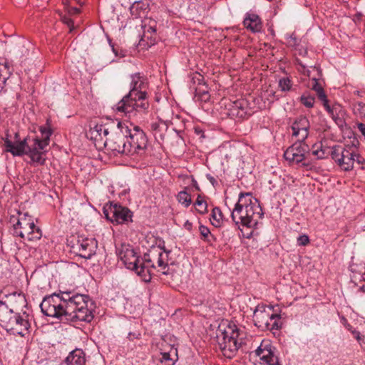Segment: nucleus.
Returning a JSON list of instances; mask_svg holds the SVG:
<instances>
[{
    "mask_svg": "<svg viewBox=\"0 0 365 365\" xmlns=\"http://www.w3.org/2000/svg\"><path fill=\"white\" fill-rule=\"evenodd\" d=\"M146 88L145 78L140 73L132 74L129 93L115 105L114 109L117 112L129 115L147 113L150 105Z\"/></svg>",
    "mask_w": 365,
    "mask_h": 365,
    "instance_id": "nucleus-1",
    "label": "nucleus"
},
{
    "mask_svg": "<svg viewBox=\"0 0 365 365\" xmlns=\"http://www.w3.org/2000/svg\"><path fill=\"white\" fill-rule=\"evenodd\" d=\"M264 213L258 200L250 192H240L231 212V218L238 227L255 228Z\"/></svg>",
    "mask_w": 365,
    "mask_h": 365,
    "instance_id": "nucleus-2",
    "label": "nucleus"
},
{
    "mask_svg": "<svg viewBox=\"0 0 365 365\" xmlns=\"http://www.w3.org/2000/svg\"><path fill=\"white\" fill-rule=\"evenodd\" d=\"M312 153L317 159H324L330 155L334 162L344 171L351 170L356 163L362 165L365 161L361 155L356 153L355 148L352 146L334 145L328 148L323 147L322 144L314 145Z\"/></svg>",
    "mask_w": 365,
    "mask_h": 365,
    "instance_id": "nucleus-3",
    "label": "nucleus"
},
{
    "mask_svg": "<svg viewBox=\"0 0 365 365\" xmlns=\"http://www.w3.org/2000/svg\"><path fill=\"white\" fill-rule=\"evenodd\" d=\"M239 329L235 324H220L216 331V339L222 354L232 359L241 343L238 341Z\"/></svg>",
    "mask_w": 365,
    "mask_h": 365,
    "instance_id": "nucleus-4",
    "label": "nucleus"
},
{
    "mask_svg": "<svg viewBox=\"0 0 365 365\" xmlns=\"http://www.w3.org/2000/svg\"><path fill=\"white\" fill-rule=\"evenodd\" d=\"M59 298L67 304H73L72 312L78 317L79 322H90L93 319L95 307L88 295L73 294L71 292H61Z\"/></svg>",
    "mask_w": 365,
    "mask_h": 365,
    "instance_id": "nucleus-5",
    "label": "nucleus"
},
{
    "mask_svg": "<svg viewBox=\"0 0 365 365\" xmlns=\"http://www.w3.org/2000/svg\"><path fill=\"white\" fill-rule=\"evenodd\" d=\"M4 297H0V324L6 331L14 334L24 335L30 327L29 320L21 316L19 313L14 312L13 309H9L3 302Z\"/></svg>",
    "mask_w": 365,
    "mask_h": 365,
    "instance_id": "nucleus-6",
    "label": "nucleus"
},
{
    "mask_svg": "<svg viewBox=\"0 0 365 365\" xmlns=\"http://www.w3.org/2000/svg\"><path fill=\"white\" fill-rule=\"evenodd\" d=\"M130 127L127 123L118 122L115 126H112L108 138L105 140L104 147L116 155H125L128 135Z\"/></svg>",
    "mask_w": 365,
    "mask_h": 365,
    "instance_id": "nucleus-7",
    "label": "nucleus"
},
{
    "mask_svg": "<svg viewBox=\"0 0 365 365\" xmlns=\"http://www.w3.org/2000/svg\"><path fill=\"white\" fill-rule=\"evenodd\" d=\"M255 325L262 330H277L281 327L280 316L274 314L272 307L258 304L253 314Z\"/></svg>",
    "mask_w": 365,
    "mask_h": 365,
    "instance_id": "nucleus-8",
    "label": "nucleus"
},
{
    "mask_svg": "<svg viewBox=\"0 0 365 365\" xmlns=\"http://www.w3.org/2000/svg\"><path fill=\"white\" fill-rule=\"evenodd\" d=\"M129 127L125 155L130 157L142 156L148 147L147 136L138 126L130 124Z\"/></svg>",
    "mask_w": 365,
    "mask_h": 365,
    "instance_id": "nucleus-9",
    "label": "nucleus"
},
{
    "mask_svg": "<svg viewBox=\"0 0 365 365\" xmlns=\"http://www.w3.org/2000/svg\"><path fill=\"white\" fill-rule=\"evenodd\" d=\"M118 256L128 269L135 271L145 282L150 280V277L145 274V267L143 263H140V259L133 248L128 245H122L118 250Z\"/></svg>",
    "mask_w": 365,
    "mask_h": 365,
    "instance_id": "nucleus-10",
    "label": "nucleus"
},
{
    "mask_svg": "<svg viewBox=\"0 0 365 365\" xmlns=\"http://www.w3.org/2000/svg\"><path fill=\"white\" fill-rule=\"evenodd\" d=\"M13 235L21 238H27L29 241H36L41 238L42 233L39 227H36L31 220V217L24 215L19 218L13 226Z\"/></svg>",
    "mask_w": 365,
    "mask_h": 365,
    "instance_id": "nucleus-11",
    "label": "nucleus"
},
{
    "mask_svg": "<svg viewBox=\"0 0 365 365\" xmlns=\"http://www.w3.org/2000/svg\"><path fill=\"white\" fill-rule=\"evenodd\" d=\"M103 214L113 224H124L132 221V212L128 207L117 203L104 206Z\"/></svg>",
    "mask_w": 365,
    "mask_h": 365,
    "instance_id": "nucleus-12",
    "label": "nucleus"
},
{
    "mask_svg": "<svg viewBox=\"0 0 365 365\" xmlns=\"http://www.w3.org/2000/svg\"><path fill=\"white\" fill-rule=\"evenodd\" d=\"M309 150V146L304 140H297L285 150L284 158L289 163L298 164L303 162Z\"/></svg>",
    "mask_w": 365,
    "mask_h": 365,
    "instance_id": "nucleus-13",
    "label": "nucleus"
},
{
    "mask_svg": "<svg viewBox=\"0 0 365 365\" xmlns=\"http://www.w3.org/2000/svg\"><path fill=\"white\" fill-rule=\"evenodd\" d=\"M274 349L269 340L263 339L255 349V354L259 357L262 363L268 365H279L278 358L274 354Z\"/></svg>",
    "mask_w": 365,
    "mask_h": 365,
    "instance_id": "nucleus-14",
    "label": "nucleus"
},
{
    "mask_svg": "<svg viewBox=\"0 0 365 365\" xmlns=\"http://www.w3.org/2000/svg\"><path fill=\"white\" fill-rule=\"evenodd\" d=\"M97 241L93 238H82L72 246L73 251L81 257L90 259L96 251Z\"/></svg>",
    "mask_w": 365,
    "mask_h": 365,
    "instance_id": "nucleus-15",
    "label": "nucleus"
},
{
    "mask_svg": "<svg viewBox=\"0 0 365 365\" xmlns=\"http://www.w3.org/2000/svg\"><path fill=\"white\" fill-rule=\"evenodd\" d=\"M56 307L54 312H59V317H56L63 322H78V317L72 312L73 304H67L59 298V294H56Z\"/></svg>",
    "mask_w": 365,
    "mask_h": 365,
    "instance_id": "nucleus-16",
    "label": "nucleus"
},
{
    "mask_svg": "<svg viewBox=\"0 0 365 365\" xmlns=\"http://www.w3.org/2000/svg\"><path fill=\"white\" fill-rule=\"evenodd\" d=\"M3 297V302L9 307L17 310L19 309L26 307L27 302L24 294L21 292H14L12 293L6 294L4 291L0 292V297Z\"/></svg>",
    "mask_w": 365,
    "mask_h": 365,
    "instance_id": "nucleus-17",
    "label": "nucleus"
},
{
    "mask_svg": "<svg viewBox=\"0 0 365 365\" xmlns=\"http://www.w3.org/2000/svg\"><path fill=\"white\" fill-rule=\"evenodd\" d=\"M111 127H106V125L97 124L91 128L89 135L91 140H93L96 148L104 147L105 140L108 138Z\"/></svg>",
    "mask_w": 365,
    "mask_h": 365,
    "instance_id": "nucleus-18",
    "label": "nucleus"
},
{
    "mask_svg": "<svg viewBox=\"0 0 365 365\" xmlns=\"http://www.w3.org/2000/svg\"><path fill=\"white\" fill-rule=\"evenodd\" d=\"M310 124L309 120L304 116H300L293 123L292 129L293 135L297 137V140H305L309 135Z\"/></svg>",
    "mask_w": 365,
    "mask_h": 365,
    "instance_id": "nucleus-19",
    "label": "nucleus"
},
{
    "mask_svg": "<svg viewBox=\"0 0 365 365\" xmlns=\"http://www.w3.org/2000/svg\"><path fill=\"white\" fill-rule=\"evenodd\" d=\"M27 138L21 140H14L12 142L8 138L4 139L6 150L11 153L14 156H21L26 155L28 147Z\"/></svg>",
    "mask_w": 365,
    "mask_h": 365,
    "instance_id": "nucleus-20",
    "label": "nucleus"
},
{
    "mask_svg": "<svg viewBox=\"0 0 365 365\" xmlns=\"http://www.w3.org/2000/svg\"><path fill=\"white\" fill-rule=\"evenodd\" d=\"M55 298H56V293L43 298L40 304V308L44 315L54 318L59 317V312H54V307L56 306Z\"/></svg>",
    "mask_w": 365,
    "mask_h": 365,
    "instance_id": "nucleus-21",
    "label": "nucleus"
},
{
    "mask_svg": "<svg viewBox=\"0 0 365 365\" xmlns=\"http://www.w3.org/2000/svg\"><path fill=\"white\" fill-rule=\"evenodd\" d=\"M245 27L253 33L259 32L262 28L260 18L255 14H247L243 21Z\"/></svg>",
    "mask_w": 365,
    "mask_h": 365,
    "instance_id": "nucleus-22",
    "label": "nucleus"
},
{
    "mask_svg": "<svg viewBox=\"0 0 365 365\" xmlns=\"http://www.w3.org/2000/svg\"><path fill=\"white\" fill-rule=\"evenodd\" d=\"M321 101L323 103L324 107L330 115L331 118L334 120V122L336 124L341 123L342 119L340 118V115L343 114L344 110L341 105L336 103L332 106H329L327 97L324 99H322Z\"/></svg>",
    "mask_w": 365,
    "mask_h": 365,
    "instance_id": "nucleus-23",
    "label": "nucleus"
},
{
    "mask_svg": "<svg viewBox=\"0 0 365 365\" xmlns=\"http://www.w3.org/2000/svg\"><path fill=\"white\" fill-rule=\"evenodd\" d=\"M65 362L67 365H85V353L81 349H76L70 352L66 358Z\"/></svg>",
    "mask_w": 365,
    "mask_h": 365,
    "instance_id": "nucleus-24",
    "label": "nucleus"
},
{
    "mask_svg": "<svg viewBox=\"0 0 365 365\" xmlns=\"http://www.w3.org/2000/svg\"><path fill=\"white\" fill-rule=\"evenodd\" d=\"M148 11V4L142 1H135L130 8V14L135 19L145 17Z\"/></svg>",
    "mask_w": 365,
    "mask_h": 365,
    "instance_id": "nucleus-25",
    "label": "nucleus"
},
{
    "mask_svg": "<svg viewBox=\"0 0 365 365\" xmlns=\"http://www.w3.org/2000/svg\"><path fill=\"white\" fill-rule=\"evenodd\" d=\"M153 260L154 264L162 270L163 274H167V271L165 269L168 267V264L165 262V258L168 257V255L164 253L160 249H154V253L152 255Z\"/></svg>",
    "mask_w": 365,
    "mask_h": 365,
    "instance_id": "nucleus-26",
    "label": "nucleus"
},
{
    "mask_svg": "<svg viewBox=\"0 0 365 365\" xmlns=\"http://www.w3.org/2000/svg\"><path fill=\"white\" fill-rule=\"evenodd\" d=\"M26 155H29L31 161L34 163L43 165L45 162V159L43 158V151L38 150L34 143L31 147L28 145Z\"/></svg>",
    "mask_w": 365,
    "mask_h": 365,
    "instance_id": "nucleus-27",
    "label": "nucleus"
},
{
    "mask_svg": "<svg viewBox=\"0 0 365 365\" xmlns=\"http://www.w3.org/2000/svg\"><path fill=\"white\" fill-rule=\"evenodd\" d=\"M247 102L245 100H238L233 102L230 108V112L232 115L239 118H244L247 115Z\"/></svg>",
    "mask_w": 365,
    "mask_h": 365,
    "instance_id": "nucleus-28",
    "label": "nucleus"
},
{
    "mask_svg": "<svg viewBox=\"0 0 365 365\" xmlns=\"http://www.w3.org/2000/svg\"><path fill=\"white\" fill-rule=\"evenodd\" d=\"M11 72L7 63L0 66V93L4 91L7 79L9 78Z\"/></svg>",
    "mask_w": 365,
    "mask_h": 365,
    "instance_id": "nucleus-29",
    "label": "nucleus"
},
{
    "mask_svg": "<svg viewBox=\"0 0 365 365\" xmlns=\"http://www.w3.org/2000/svg\"><path fill=\"white\" fill-rule=\"evenodd\" d=\"M222 217L223 215L221 210L217 207H214L212 210L210 217L212 225L215 227H220L222 222Z\"/></svg>",
    "mask_w": 365,
    "mask_h": 365,
    "instance_id": "nucleus-30",
    "label": "nucleus"
},
{
    "mask_svg": "<svg viewBox=\"0 0 365 365\" xmlns=\"http://www.w3.org/2000/svg\"><path fill=\"white\" fill-rule=\"evenodd\" d=\"M309 87L316 92L319 100L324 99L326 98L327 96L324 91V89L319 84L317 78H313L310 81V82L309 83Z\"/></svg>",
    "mask_w": 365,
    "mask_h": 365,
    "instance_id": "nucleus-31",
    "label": "nucleus"
},
{
    "mask_svg": "<svg viewBox=\"0 0 365 365\" xmlns=\"http://www.w3.org/2000/svg\"><path fill=\"white\" fill-rule=\"evenodd\" d=\"M154 253V249L150 250L148 253L144 255L143 259L142 262L140 261V263H143V265L145 267V274L148 276L149 274V267L155 268L156 266L153 263L152 255Z\"/></svg>",
    "mask_w": 365,
    "mask_h": 365,
    "instance_id": "nucleus-32",
    "label": "nucleus"
},
{
    "mask_svg": "<svg viewBox=\"0 0 365 365\" xmlns=\"http://www.w3.org/2000/svg\"><path fill=\"white\" fill-rule=\"evenodd\" d=\"M199 231L203 240L210 243L216 240L215 237L211 234L210 229L207 227L201 225L199 227Z\"/></svg>",
    "mask_w": 365,
    "mask_h": 365,
    "instance_id": "nucleus-33",
    "label": "nucleus"
},
{
    "mask_svg": "<svg viewBox=\"0 0 365 365\" xmlns=\"http://www.w3.org/2000/svg\"><path fill=\"white\" fill-rule=\"evenodd\" d=\"M278 86L282 91L287 92L291 91L292 82L289 77H283L279 80Z\"/></svg>",
    "mask_w": 365,
    "mask_h": 365,
    "instance_id": "nucleus-34",
    "label": "nucleus"
},
{
    "mask_svg": "<svg viewBox=\"0 0 365 365\" xmlns=\"http://www.w3.org/2000/svg\"><path fill=\"white\" fill-rule=\"evenodd\" d=\"M178 202L187 207L192 202L190 195L185 191H181L178 195Z\"/></svg>",
    "mask_w": 365,
    "mask_h": 365,
    "instance_id": "nucleus-35",
    "label": "nucleus"
},
{
    "mask_svg": "<svg viewBox=\"0 0 365 365\" xmlns=\"http://www.w3.org/2000/svg\"><path fill=\"white\" fill-rule=\"evenodd\" d=\"M195 205L197 206L196 210L200 214L203 215L207 212V204L200 196L197 197Z\"/></svg>",
    "mask_w": 365,
    "mask_h": 365,
    "instance_id": "nucleus-36",
    "label": "nucleus"
},
{
    "mask_svg": "<svg viewBox=\"0 0 365 365\" xmlns=\"http://www.w3.org/2000/svg\"><path fill=\"white\" fill-rule=\"evenodd\" d=\"M300 101L307 108H312L314 103V98L308 94H303L300 98Z\"/></svg>",
    "mask_w": 365,
    "mask_h": 365,
    "instance_id": "nucleus-37",
    "label": "nucleus"
},
{
    "mask_svg": "<svg viewBox=\"0 0 365 365\" xmlns=\"http://www.w3.org/2000/svg\"><path fill=\"white\" fill-rule=\"evenodd\" d=\"M50 142V140H47V138H43L39 139L38 138H36L34 139V143L36 146L38 147V150L41 151L45 152V148L48 145Z\"/></svg>",
    "mask_w": 365,
    "mask_h": 365,
    "instance_id": "nucleus-38",
    "label": "nucleus"
},
{
    "mask_svg": "<svg viewBox=\"0 0 365 365\" xmlns=\"http://www.w3.org/2000/svg\"><path fill=\"white\" fill-rule=\"evenodd\" d=\"M62 3L64 5V9L66 11L70 14H76L79 13V9L76 7L70 6L71 0H62Z\"/></svg>",
    "mask_w": 365,
    "mask_h": 365,
    "instance_id": "nucleus-39",
    "label": "nucleus"
},
{
    "mask_svg": "<svg viewBox=\"0 0 365 365\" xmlns=\"http://www.w3.org/2000/svg\"><path fill=\"white\" fill-rule=\"evenodd\" d=\"M196 96L202 102H208L210 98V95L207 91L196 90Z\"/></svg>",
    "mask_w": 365,
    "mask_h": 365,
    "instance_id": "nucleus-40",
    "label": "nucleus"
},
{
    "mask_svg": "<svg viewBox=\"0 0 365 365\" xmlns=\"http://www.w3.org/2000/svg\"><path fill=\"white\" fill-rule=\"evenodd\" d=\"M61 19L62 22L64 24L67 25L69 28V33H71L75 29L73 21L69 16H67L66 15H63L61 16Z\"/></svg>",
    "mask_w": 365,
    "mask_h": 365,
    "instance_id": "nucleus-41",
    "label": "nucleus"
},
{
    "mask_svg": "<svg viewBox=\"0 0 365 365\" xmlns=\"http://www.w3.org/2000/svg\"><path fill=\"white\" fill-rule=\"evenodd\" d=\"M39 130L43 138H47V140H50V137L52 135L53 131L49 128V126H41L40 127Z\"/></svg>",
    "mask_w": 365,
    "mask_h": 365,
    "instance_id": "nucleus-42",
    "label": "nucleus"
},
{
    "mask_svg": "<svg viewBox=\"0 0 365 365\" xmlns=\"http://www.w3.org/2000/svg\"><path fill=\"white\" fill-rule=\"evenodd\" d=\"M144 29V33H155L156 31L155 29V22L150 20L149 25H147L145 22L142 26Z\"/></svg>",
    "mask_w": 365,
    "mask_h": 365,
    "instance_id": "nucleus-43",
    "label": "nucleus"
},
{
    "mask_svg": "<svg viewBox=\"0 0 365 365\" xmlns=\"http://www.w3.org/2000/svg\"><path fill=\"white\" fill-rule=\"evenodd\" d=\"M309 242V237L306 235H300L297 238V243L299 245L305 246Z\"/></svg>",
    "mask_w": 365,
    "mask_h": 365,
    "instance_id": "nucleus-44",
    "label": "nucleus"
},
{
    "mask_svg": "<svg viewBox=\"0 0 365 365\" xmlns=\"http://www.w3.org/2000/svg\"><path fill=\"white\" fill-rule=\"evenodd\" d=\"M140 336V334L139 332H129L128 335V338L130 341H133L135 339H139Z\"/></svg>",
    "mask_w": 365,
    "mask_h": 365,
    "instance_id": "nucleus-45",
    "label": "nucleus"
},
{
    "mask_svg": "<svg viewBox=\"0 0 365 365\" xmlns=\"http://www.w3.org/2000/svg\"><path fill=\"white\" fill-rule=\"evenodd\" d=\"M357 109L361 113L363 114L364 115H365V103H359L357 104Z\"/></svg>",
    "mask_w": 365,
    "mask_h": 365,
    "instance_id": "nucleus-46",
    "label": "nucleus"
},
{
    "mask_svg": "<svg viewBox=\"0 0 365 365\" xmlns=\"http://www.w3.org/2000/svg\"><path fill=\"white\" fill-rule=\"evenodd\" d=\"M206 177L213 186H215L217 184V181L216 180V179L211 175L207 174Z\"/></svg>",
    "mask_w": 365,
    "mask_h": 365,
    "instance_id": "nucleus-47",
    "label": "nucleus"
},
{
    "mask_svg": "<svg viewBox=\"0 0 365 365\" xmlns=\"http://www.w3.org/2000/svg\"><path fill=\"white\" fill-rule=\"evenodd\" d=\"M357 128L361 133L365 137V124L362 123H357Z\"/></svg>",
    "mask_w": 365,
    "mask_h": 365,
    "instance_id": "nucleus-48",
    "label": "nucleus"
},
{
    "mask_svg": "<svg viewBox=\"0 0 365 365\" xmlns=\"http://www.w3.org/2000/svg\"><path fill=\"white\" fill-rule=\"evenodd\" d=\"M111 47H112V50L113 51V53H115V55L116 56H120V57H123L125 56V54L123 53V52L122 51H120V52L114 47L113 45H111Z\"/></svg>",
    "mask_w": 365,
    "mask_h": 365,
    "instance_id": "nucleus-49",
    "label": "nucleus"
},
{
    "mask_svg": "<svg viewBox=\"0 0 365 365\" xmlns=\"http://www.w3.org/2000/svg\"><path fill=\"white\" fill-rule=\"evenodd\" d=\"M183 227L187 230L190 231L192 227V224L190 222H189V220H186L183 225Z\"/></svg>",
    "mask_w": 365,
    "mask_h": 365,
    "instance_id": "nucleus-50",
    "label": "nucleus"
},
{
    "mask_svg": "<svg viewBox=\"0 0 365 365\" xmlns=\"http://www.w3.org/2000/svg\"><path fill=\"white\" fill-rule=\"evenodd\" d=\"M159 127H160V125L158 123H152L150 124V128H151L152 130H153V131L158 130Z\"/></svg>",
    "mask_w": 365,
    "mask_h": 365,
    "instance_id": "nucleus-51",
    "label": "nucleus"
},
{
    "mask_svg": "<svg viewBox=\"0 0 365 365\" xmlns=\"http://www.w3.org/2000/svg\"><path fill=\"white\" fill-rule=\"evenodd\" d=\"M352 333L354 335V337L357 339V341L361 340V336H360V333L359 331L354 330V331H352Z\"/></svg>",
    "mask_w": 365,
    "mask_h": 365,
    "instance_id": "nucleus-52",
    "label": "nucleus"
},
{
    "mask_svg": "<svg viewBox=\"0 0 365 365\" xmlns=\"http://www.w3.org/2000/svg\"><path fill=\"white\" fill-rule=\"evenodd\" d=\"M192 182H193V186H194L197 190H199L200 188H199V186H198V185H197V182H196L195 180H192Z\"/></svg>",
    "mask_w": 365,
    "mask_h": 365,
    "instance_id": "nucleus-53",
    "label": "nucleus"
},
{
    "mask_svg": "<svg viewBox=\"0 0 365 365\" xmlns=\"http://www.w3.org/2000/svg\"><path fill=\"white\" fill-rule=\"evenodd\" d=\"M14 139H15V140H21L19 139V133H15V135H14Z\"/></svg>",
    "mask_w": 365,
    "mask_h": 365,
    "instance_id": "nucleus-54",
    "label": "nucleus"
},
{
    "mask_svg": "<svg viewBox=\"0 0 365 365\" xmlns=\"http://www.w3.org/2000/svg\"><path fill=\"white\" fill-rule=\"evenodd\" d=\"M163 359H165V360L168 359V358H169V354H168V353H164V354H163Z\"/></svg>",
    "mask_w": 365,
    "mask_h": 365,
    "instance_id": "nucleus-55",
    "label": "nucleus"
},
{
    "mask_svg": "<svg viewBox=\"0 0 365 365\" xmlns=\"http://www.w3.org/2000/svg\"><path fill=\"white\" fill-rule=\"evenodd\" d=\"M344 325L346 326V327L352 332V327L350 325V324H344Z\"/></svg>",
    "mask_w": 365,
    "mask_h": 365,
    "instance_id": "nucleus-56",
    "label": "nucleus"
},
{
    "mask_svg": "<svg viewBox=\"0 0 365 365\" xmlns=\"http://www.w3.org/2000/svg\"><path fill=\"white\" fill-rule=\"evenodd\" d=\"M302 165H303L304 166H307V165H308V164H307V163H303V164H302Z\"/></svg>",
    "mask_w": 365,
    "mask_h": 365,
    "instance_id": "nucleus-57",
    "label": "nucleus"
}]
</instances>
